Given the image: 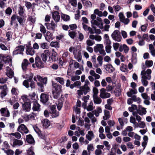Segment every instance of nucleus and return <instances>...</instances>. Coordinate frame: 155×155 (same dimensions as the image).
<instances>
[{
    "instance_id": "nucleus-34",
    "label": "nucleus",
    "mask_w": 155,
    "mask_h": 155,
    "mask_svg": "<svg viewBox=\"0 0 155 155\" xmlns=\"http://www.w3.org/2000/svg\"><path fill=\"white\" fill-rule=\"evenodd\" d=\"M118 121L121 127H123L125 123H127V119L124 117H122L118 118Z\"/></svg>"
},
{
    "instance_id": "nucleus-41",
    "label": "nucleus",
    "mask_w": 155,
    "mask_h": 155,
    "mask_svg": "<svg viewBox=\"0 0 155 155\" xmlns=\"http://www.w3.org/2000/svg\"><path fill=\"white\" fill-rule=\"evenodd\" d=\"M81 1L83 5L86 7H91L92 6L91 2L89 1L86 0H81Z\"/></svg>"
},
{
    "instance_id": "nucleus-15",
    "label": "nucleus",
    "mask_w": 155,
    "mask_h": 155,
    "mask_svg": "<svg viewBox=\"0 0 155 155\" xmlns=\"http://www.w3.org/2000/svg\"><path fill=\"white\" fill-rule=\"evenodd\" d=\"M30 63L29 62L28 60L27 59H24L23 60L21 64V67L22 69L24 71L26 72V71L28 70V65Z\"/></svg>"
},
{
    "instance_id": "nucleus-12",
    "label": "nucleus",
    "mask_w": 155,
    "mask_h": 155,
    "mask_svg": "<svg viewBox=\"0 0 155 155\" xmlns=\"http://www.w3.org/2000/svg\"><path fill=\"white\" fill-rule=\"evenodd\" d=\"M50 113L51 114L52 117H56L59 115V112L57 111L56 110V106L53 105L51 107V110Z\"/></svg>"
},
{
    "instance_id": "nucleus-45",
    "label": "nucleus",
    "mask_w": 155,
    "mask_h": 155,
    "mask_svg": "<svg viewBox=\"0 0 155 155\" xmlns=\"http://www.w3.org/2000/svg\"><path fill=\"white\" fill-rule=\"evenodd\" d=\"M104 115L103 117L104 120H107L110 117V112L109 111L105 110H104Z\"/></svg>"
},
{
    "instance_id": "nucleus-46",
    "label": "nucleus",
    "mask_w": 155,
    "mask_h": 155,
    "mask_svg": "<svg viewBox=\"0 0 155 155\" xmlns=\"http://www.w3.org/2000/svg\"><path fill=\"white\" fill-rule=\"evenodd\" d=\"M148 140V137L147 136H144L143 137V141L142 143V145L144 147V148L147 144Z\"/></svg>"
},
{
    "instance_id": "nucleus-14",
    "label": "nucleus",
    "mask_w": 155,
    "mask_h": 155,
    "mask_svg": "<svg viewBox=\"0 0 155 155\" xmlns=\"http://www.w3.org/2000/svg\"><path fill=\"white\" fill-rule=\"evenodd\" d=\"M0 112L2 116L8 117H10L9 111L7 107H4L0 109Z\"/></svg>"
},
{
    "instance_id": "nucleus-18",
    "label": "nucleus",
    "mask_w": 155,
    "mask_h": 155,
    "mask_svg": "<svg viewBox=\"0 0 155 155\" xmlns=\"http://www.w3.org/2000/svg\"><path fill=\"white\" fill-rule=\"evenodd\" d=\"M82 25L83 28L85 31H88L91 34L94 33L91 27L88 26L85 24H84V23H82Z\"/></svg>"
},
{
    "instance_id": "nucleus-43",
    "label": "nucleus",
    "mask_w": 155,
    "mask_h": 155,
    "mask_svg": "<svg viewBox=\"0 0 155 155\" xmlns=\"http://www.w3.org/2000/svg\"><path fill=\"white\" fill-rule=\"evenodd\" d=\"M91 61L93 64L94 67V68H97L98 63L96 61V56L95 55H94L92 57Z\"/></svg>"
},
{
    "instance_id": "nucleus-5",
    "label": "nucleus",
    "mask_w": 155,
    "mask_h": 155,
    "mask_svg": "<svg viewBox=\"0 0 155 155\" xmlns=\"http://www.w3.org/2000/svg\"><path fill=\"white\" fill-rule=\"evenodd\" d=\"M90 90L91 89L89 86H82L80 87L79 90L77 91V94L80 97L83 94L84 95L87 94Z\"/></svg>"
},
{
    "instance_id": "nucleus-62",
    "label": "nucleus",
    "mask_w": 155,
    "mask_h": 155,
    "mask_svg": "<svg viewBox=\"0 0 155 155\" xmlns=\"http://www.w3.org/2000/svg\"><path fill=\"white\" fill-rule=\"evenodd\" d=\"M137 109V106L134 104L132 105L131 107L129 108V111L130 112H133V113L134 112V110H136Z\"/></svg>"
},
{
    "instance_id": "nucleus-60",
    "label": "nucleus",
    "mask_w": 155,
    "mask_h": 155,
    "mask_svg": "<svg viewBox=\"0 0 155 155\" xmlns=\"http://www.w3.org/2000/svg\"><path fill=\"white\" fill-rule=\"evenodd\" d=\"M113 8L114 9V11L116 12L119 11L122 9L120 6L118 5H114Z\"/></svg>"
},
{
    "instance_id": "nucleus-35",
    "label": "nucleus",
    "mask_w": 155,
    "mask_h": 155,
    "mask_svg": "<svg viewBox=\"0 0 155 155\" xmlns=\"http://www.w3.org/2000/svg\"><path fill=\"white\" fill-rule=\"evenodd\" d=\"M149 49L151 55L153 57L155 56V48L153 45L150 44L149 45Z\"/></svg>"
},
{
    "instance_id": "nucleus-19",
    "label": "nucleus",
    "mask_w": 155,
    "mask_h": 155,
    "mask_svg": "<svg viewBox=\"0 0 155 155\" xmlns=\"http://www.w3.org/2000/svg\"><path fill=\"white\" fill-rule=\"evenodd\" d=\"M45 25L46 26L47 29L53 31L54 30L56 27V25L53 21H51V23H45Z\"/></svg>"
},
{
    "instance_id": "nucleus-32",
    "label": "nucleus",
    "mask_w": 155,
    "mask_h": 155,
    "mask_svg": "<svg viewBox=\"0 0 155 155\" xmlns=\"http://www.w3.org/2000/svg\"><path fill=\"white\" fill-rule=\"evenodd\" d=\"M26 140L28 143L30 144H32L35 142L33 138L30 134L27 136Z\"/></svg>"
},
{
    "instance_id": "nucleus-11",
    "label": "nucleus",
    "mask_w": 155,
    "mask_h": 155,
    "mask_svg": "<svg viewBox=\"0 0 155 155\" xmlns=\"http://www.w3.org/2000/svg\"><path fill=\"white\" fill-rule=\"evenodd\" d=\"M0 58L5 63H9L10 66L12 65V59L10 56H5L2 54H0Z\"/></svg>"
},
{
    "instance_id": "nucleus-47",
    "label": "nucleus",
    "mask_w": 155,
    "mask_h": 155,
    "mask_svg": "<svg viewBox=\"0 0 155 155\" xmlns=\"http://www.w3.org/2000/svg\"><path fill=\"white\" fill-rule=\"evenodd\" d=\"M55 80L62 85L64 83V80L62 78L57 77L55 78Z\"/></svg>"
},
{
    "instance_id": "nucleus-64",
    "label": "nucleus",
    "mask_w": 155,
    "mask_h": 155,
    "mask_svg": "<svg viewBox=\"0 0 155 155\" xmlns=\"http://www.w3.org/2000/svg\"><path fill=\"white\" fill-rule=\"evenodd\" d=\"M4 152L7 155H13L14 152L11 150H4Z\"/></svg>"
},
{
    "instance_id": "nucleus-8",
    "label": "nucleus",
    "mask_w": 155,
    "mask_h": 155,
    "mask_svg": "<svg viewBox=\"0 0 155 155\" xmlns=\"http://www.w3.org/2000/svg\"><path fill=\"white\" fill-rule=\"evenodd\" d=\"M112 39L118 42H120L122 38L120 32L118 30H115L111 35Z\"/></svg>"
},
{
    "instance_id": "nucleus-55",
    "label": "nucleus",
    "mask_w": 155,
    "mask_h": 155,
    "mask_svg": "<svg viewBox=\"0 0 155 155\" xmlns=\"http://www.w3.org/2000/svg\"><path fill=\"white\" fill-rule=\"evenodd\" d=\"M131 99L133 101L135 102H137L139 104L141 101V99L139 97H137L135 95L132 97Z\"/></svg>"
},
{
    "instance_id": "nucleus-53",
    "label": "nucleus",
    "mask_w": 155,
    "mask_h": 155,
    "mask_svg": "<svg viewBox=\"0 0 155 155\" xmlns=\"http://www.w3.org/2000/svg\"><path fill=\"white\" fill-rule=\"evenodd\" d=\"M93 106V103L92 102H91L87 107V110L88 111H91L93 110L94 109Z\"/></svg>"
},
{
    "instance_id": "nucleus-25",
    "label": "nucleus",
    "mask_w": 155,
    "mask_h": 155,
    "mask_svg": "<svg viewBox=\"0 0 155 155\" xmlns=\"http://www.w3.org/2000/svg\"><path fill=\"white\" fill-rule=\"evenodd\" d=\"M26 53L28 55H33L35 53V50L32 47L29 46H27L26 48Z\"/></svg>"
},
{
    "instance_id": "nucleus-39",
    "label": "nucleus",
    "mask_w": 155,
    "mask_h": 155,
    "mask_svg": "<svg viewBox=\"0 0 155 155\" xmlns=\"http://www.w3.org/2000/svg\"><path fill=\"white\" fill-rule=\"evenodd\" d=\"M94 102L96 104H100L102 102V100L98 96L93 97Z\"/></svg>"
},
{
    "instance_id": "nucleus-24",
    "label": "nucleus",
    "mask_w": 155,
    "mask_h": 155,
    "mask_svg": "<svg viewBox=\"0 0 155 155\" xmlns=\"http://www.w3.org/2000/svg\"><path fill=\"white\" fill-rule=\"evenodd\" d=\"M48 96L45 94L42 93L41 95V101L43 103H46L48 100Z\"/></svg>"
},
{
    "instance_id": "nucleus-48",
    "label": "nucleus",
    "mask_w": 155,
    "mask_h": 155,
    "mask_svg": "<svg viewBox=\"0 0 155 155\" xmlns=\"http://www.w3.org/2000/svg\"><path fill=\"white\" fill-rule=\"evenodd\" d=\"M138 114L137 112H134L133 113V115L135 117L136 119L138 121V122H139L141 120V118L138 115Z\"/></svg>"
},
{
    "instance_id": "nucleus-44",
    "label": "nucleus",
    "mask_w": 155,
    "mask_h": 155,
    "mask_svg": "<svg viewBox=\"0 0 155 155\" xmlns=\"http://www.w3.org/2000/svg\"><path fill=\"white\" fill-rule=\"evenodd\" d=\"M97 60L98 62V67L99 66H101L103 64V58L101 55H99L97 58Z\"/></svg>"
},
{
    "instance_id": "nucleus-49",
    "label": "nucleus",
    "mask_w": 155,
    "mask_h": 155,
    "mask_svg": "<svg viewBox=\"0 0 155 155\" xmlns=\"http://www.w3.org/2000/svg\"><path fill=\"white\" fill-rule=\"evenodd\" d=\"M116 93L119 94L121 92V84L120 83H118L117 85L116 88L115 90Z\"/></svg>"
},
{
    "instance_id": "nucleus-26",
    "label": "nucleus",
    "mask_w": 155,
    "mask_h": 155,
    "mask_svg": "<svg viewBox=\"0 0 155 155\" xmlns=\"http://www.w3.org/2000/svg\"><path fill=\"white\" fill-rule=\"evenodd\" d=\"M139 109L137 110V112L140 115L145 114L147 113L146 108L140 106L139 107Z\"/></svg>"
},
{
    "instance_id": "nucleus-29",
    "label": "nucleus",
    "mask_w": 155,
    "mask_h": 155,
    "mask_svg": "<svg viewBox=\"0 0 155 155\" xmlns=\"http://www.w3.org/2000/svg\"><path fill=\"white\" fill-rule=\"evenodd\" d=\"M35 131L38 135V136L41 138L44 139L45 138V135L43 134L41 132L39 129L37 127H34Z\"/></svg>"
},
{
    "instance_id": "nucleus-16",
    "label": "nucleus",
    "mask_w": 155,
    "mask_h": 155,
    "mask_svg": "<svg viewBox=\"0 0 155 155\" xmlns=\"http://www.w3.org/2000/svg\"><path fill=\"white\" fill-rule=\"evenodd\" d=\"M50 55V52L48 50H46L41 55V57L42 60L44 62H46L47 61L48 57Z\"/></svg>"
},
{
    "instance_id": "nucleus-30",
    "label": "nucleus",
    "mask_w": 155,
    "mask_h": 155,
    "mask_svg": "<svg viewBox=\"0 0 155 155\" xmlns=\"http://www.w3.org/2000/svg\"><path fill=\"white\" fill-rule=\"evenodd\" d=\"M6 75L10 78H12L13 76L14 73L12 70L9 68L8 66L6 67Z\"/></svg>"
},
{
    "instance_id": "nucleus-56",
    "label": "nucleus",
    "mask_w": 155,
    "mask_h": 155,
    "mask_svg": "<svg viewBox=\"0 0 155 155\" xmlns=\"http://www.w3.org/2000/svg\"><path fill=\"white\" fill-rule=\"evenodd\" d=\"M105 51L107 53H110L111 52L112 48L110 45H106Z\"/></svg>"
},
{
    "instance_id": "nucleus-31",
    "label": "nucleus",
    "mask_w": 155,
    "mask_h": 155,
    "mask_svg": "<svg viewBox=\"0 0 155 155\" xmlns=\"http://www.w3.org/2000/svg\"><path fill=\"white\" fill-rule=\"evenodd\" d=\"M45 37L46 41H50L53 39L52 35L49 31L47 32L45 35Z\"/></svg>"
},
{
    "instance_id": "nucleus-27",
    "label": "nucleus",
    "mask_w": 155,
    "mask_h": 155,
    "mask_svg": "<svg viewBox=\"0 0 155 155\" xmlns=\"http://www.w3.org/2000/svg\"><path fill=\"white\" fill-rule=\"evenodd\" d=\"M13 144L14 147L16 146H21L23 144V142L21 140L15 139L13 141Z\"/></svg>"
},
{
    "instance_id": "nucleus-52",
    "label": "nucleus",
    "mask_w": 155,
    "mask_h": 155,
    "mask_svg": "<svg viewBox=\"0 0 155 155\" xmlns=\"http://www.w3.org/2000/svg\"><path fill=\"white\" fill-rule=\"evenodd\" d=\"M41 48L43 49H48V45L46 42H42L40 44Z\"/></svg>"
},
{
    "instance_id": "nucleus-22",
    "label": "nucleus",
    "mask_w": 155,
    "mask_h": 155,
    "mask_svg": "<svg viewBox=\"0 0 155 155\" xmlns=\"http://www.w3.org/2000/svg\"><path fill=\"white\" fill-rule=\"evenodd\" d=\"M36 66L38 68H42L44 67V64L42 62L41 59L38 56H37L35 59Z\"/></svg>"
},
{
    "instance_id": "nucleus-1",
    "label": "nucleus",
    "mask_w": 155,
    "mask_h": 155,
    "mask_svg": "<svg viewBox=\"0 0 155 155\" xmlns=\"http://www.w3.org/2000/svg\"><path fill=\"white\" fill-rule=\"evenodd\" d=\"M151 71L150 69H148L146 71L145 70L142 71L141 72V82L143 85L146 86L147 85L148 82L147 80H150L151 78L150 74Z\"/></svg>"
},
{
    "instance_id": "nucleus-17",
    "label": "nucleus",
    "mask_w": 155,
    "mask_h": 155,
    "mask_svg": "<svg viewBox=\"0 0 155 155\" xmlns=\"http://www.w3.org/2000/svg\"><path fill=\"white\" fill-rule=\"evenodd\" d=\"M73 54L74 55V58L77 60L78 62H80L81 61L82 55L80 51L77 50L75 52H74Z\"/></svg>"
},
{
    "instance_id": "nucleus-33",
    "label": "nucleus",
    "mask_w": 155,
    "mask_h": 155,
    "mask_svg": "<svg viewBox=\"0 0 155 155\" xmlns=\"http://www.w3.org/2000/svg\"><path fill=\"white\" fill-rule=\"evenodd\" d=\"M40 105L36 102L35 101L33 103L32 109L34 111H39Z\"/></svg>"
},
{
    "instance_id": "nucleus-10",
    "label": "nucleus",
    "mask_w": 155,
    "mask_h": 155,
    "mask_svg": "<svg viewBox=\"0 0 155 155\" xmlns=\"http://www.w3.org/2000/svg\"><path fill=\"white\" fill-rule=\"evenodd\" d=\"M100 97L102 99H105L109 97L110 96V93L106 92V90L104 88H101L100 90Z\"/></svg>"
},
{
    "instance_id": "nucleus-36",
    "label": "nucleus",
    "mask_w": 155,
    "mask_h": 155,
    "mask_svg": "<svg viewBox=\"0 0 155 155\" xmlns=\"http://www.w3.org/2000/svg\"><path fill=\"white\" fill-rule=\"evenodd\" d=\"M137 93V91L135 88H133L130 89L129 91L127 92V94L129 97H131L132 95L135 94Z\"/></svg>"
},
{
    "instance_id": "nucleus-54",
    "label": "nucleus",
    "mask_w": 155,
    "mask_h": 155,
    "mask_svg": "<svg viewBox=\"0 0 155 155\" xmlns=\"http://www.w3.org/2000/svg\"><path fill=\"white\" fill-rule=\"evenodd\" d=\"M50 45L52 47L55 48H59V44L57 41H52L50 43Z\"/></svg>"
},
{
    "instance_id": "nucleus-50",
    "label": "nucleus",
    "mask_w": 155,
    "mask_h": 155,
    "mask_svg": "<svg viewBox=\"0 0 155 155\" xmlns=\"http://www.w3.org/2000/svg\"><path fill=\"white\" fill-rule=\"evenodd\" d=\"M33 74L32 73H30L29 74L26 75V78L27 79L28 82H31L32 81V78L33 77Z\"/></svg>"
},
{
    "instance_id": "nucleus-6",
    "label": "nucleus",
    "mask_w": 155,
    "mask_h": 155,
    "mask_svg": "<svg viewBox=\"0 0 155 155\" xmlns=\"http://www.w3.org/2000/svg\"><path fill=\"white\" fill-rule=\"evenodd\" d=\"M104 47L102 44H97L94 47V50L95 52L97 53L98 52L102 56H105L106 53L104 49Z\"/></svg>"
},
{
    "instance_id": "nucleus-28",
    "label": "nucleus",
    "mask_w": 155,
    "mask_h": 155,
    "mask_svg": "<svg viewBox=\"0 0 155 155\" xmlns=\"http://www.w3.org/2000/svg\"><path fill=\"white\" fill-rule=\"evenodd\" d=\"M18 12L19 15L21 16H23L24 13L25 9L23 6H22L20 4L18 5Z\"/></svg>"
},
{
    "instance_id": "nucleus-37",
    "label": "nucleus",
    "mask_w": 155,
    "mask_h": 155,
    "mask_svg": "<svg viewBox=\"0 0 155 155\" xmlns=\"http://www.w3.org/2000/svg\"><path fill=\"white\" fill-rule=\"evenodd\" d=\"M51 58L54 61H55L58 58L57 53L54 51V49L52 50V54Z\"/></svg>"
},
{
    "instance_id": "nucleus-23",
    "label": "nucleus",
    "mask_w": 155,
    "mask_h": 155,
    "mask_svg": "<svg viewBox=\"0 0 155 155\" xmlns=\"http://www.w3.org/2000/svg\"><path fill=\"white\" fill-rule=\"evenodd\" d=\"M93 132L91 130L89 131L86 135V138L89 141H91L94 137Z\"/></svg>"
},
{
    "instance_id": "nucleus-9",
    "label": "nucleus",
    "mask_w": 155,
    "mask_h": 155,
    "mask_svg": "<svg viewBox=\"0 0 155 155\" xmlns=\"http://www.w3.org/2000/svg\"><path fill=\"white\" fill-rule=\"evenodd\" d=\"M25 46L21 45L16 47L13 52V55H15L19 54L23 55V52L25 49Z\"/></svg>"
},
{
    "instance_id": "nucleus-3",
    "label": "nucleus",
    "mask_w": 155,
    "mask_h": 155,
    "mask_svg": "<svg viewBox=\"0 0 155 155\" xmlns=\"http://www.w3.org/2000/svg\"><path fill=\"white\" fill-rule=\"evenodd\" d=\"M126 15L127 18H125L122 12H120L118 15L120 21L126 25H127L130 22V20L128 18L131 17L132 16V14L131 12H127L126 13Z\"/></svg>"
},
{
    "instance_id": "nucleus-7",
    "label": "nucleus",
    "mask_w": 155,
    "mask_h": 155,
    "mask_svg": "<svg viewBox=\"0 0 155 155\" xmlns=\"http://www.w3.org/2000/svg\"><path fill=\"white\" fill-rule=\"evenodd\" d=\"M89 74L90 75L88 76V78L91 82L94 81V79L95 80L99 79L100 78V76L98 74H96L94 70H90Z\"/></svg>"
},
{
    "instance_id": "nucleus-4",
    "label": "nucleus",
    "mask_w": 155,
    "mask_h": 155,
    "mask_svg": "<svg viewBox=\"0 0 155 155\" xmlns=\"http://www.w3.org/2000/svg\"><path fill=\"white\" fill-rule=\"evenodd\" d=\"M21 99L24 102L22 104V108L23 110L25 112H29L30 111L31 107V102L28 101V99L26 96H21Z\"/></svg>"
},
{
    "instance_id": "nucleus-21",
    "label": "nucleus",
    "mask_w": 155,
    "mask_h": 155,
    "mask_svg": "<svg viewBox=\"0 0 155 155\" xmlns=\"http://www.w3.org/2000/svg\"><path fill=\"white\" fill-rule=\"evenodd\" d=\"M104 67L106 71H107L109 73H112L115 70L114 68L110 64H108L104 65Z\"/></svg>"
},
{
    "instance_id": "nucleus-61",
    "label": "nucleus",
    "mask_w": 155,
    "mask_h": 155,
    "mask_svg": "<svg viewBox=\"0 0 155 155\" xmlns=\"http://www.w3.org/2000/svg\"><path fill=\"white\" fill-rule=\"evenodd\" d=\"M87 150L89 152L91 151H93L94 150V147L93 144H88L87 147Z\"/></svg>"
},
{
    "instance_id": "nucleus-20",
    "label": "nucleus",
    "mask_w": 155,
    "mask_h": 155,
    "mask_svg": "<svg viewBox=\"0 0 155 155\" xmlns=\"http://www.w3.org/2000/svg\"><path fill=\"white\" fill-rule=\"evenodd\" d=\"M52 17L53 19L56 22H58L60 19V16L57 11H54L52 13Z\"/></svg>"
},
{
    "instance_id": "nucleus-51",
    "label": "nucleus",
    "mask_w": 155,
    "mask_h": 155,
    "mask_svg": "<svg viewBox=\"0 0 155 155\" xmlns=\"http://www.w3.org/2000/svg\"><path fill=\"white\" fill-rule=\"evenodd\" d=\"M10 135H12L15 136V137L17 139H20L21 137V134L18 132H16L14 133H12L10 134Z\"/></svg>"
},
{
    "instance_id": "nucleus-58",
    "label": "nucleus",
    "mask_w": 155,
    "mask_h": 155,
    "mask_svg": "<svg viewBox=\"0 0 155 155\" xmlns=\"http://www.w3.org/2000/svg\"><path fill=\"white\" fill-rule=\"evenodd\" d=\"M77 33L74 31H71L69 32L68 35L72 39H74L76 36Z\"/></svg>"
},
{
    "instance_id": "nucleus-2",
    "label": "nucleus",
    "mask_w": 155,
    "mask_h": 155,
    "mask_svg": "<svg viewBox=\"0 0 155 155\" xmlns=\"http://www.w3.org/2000/svg\"><path fill=\"white\" fill-rule=\"evenodd\" d=\"M52 93L54 98L57 99L59 96L60 93L61 91L62 86L55 83H52Z\"/></svg>"
},
{
    "instance_id": "nucleus-13",
    "label": "nucleus",
    "mask_w": 155,
    "mask_h": 155,
    "mask_svg": "<svg viewBox=\"0 0 155 155\" xmlns=\"http://www.w3.org/2000/svg\"><path fill=\"white\" fill-rule=\"evenodd\" d=\"M17 130L21 134L23 133L27 134L29 132V130L26 127L24 124H22L18 126Z\"/></svg>"
},
{
    "instance_id": "nucleus-42",
    "label": "nucleus",
    "mask_w": 155,
    "mask_h": 155,
    "mask_svg": "<svg viewBox=\"0 0 155 155\" xmlns=\"http://www.w3.org/2000/svg\"><path fill=\"white\" fill-rule=\"evenodd\" d=\"M61 18L64 21H67L70 20V17L67 15L62 13L61 15Z\"/></svg>"
},
{
    "instance_id": "nucleus-63",
    "label": "nucleus",
    "mask_w": 155,
    "mask_h": 155,
    "mask_svg": "<svg viewBox=\"0 0 155 155\" xmlns=\"http://www.w3.org/2000/svg\"><path fill=\"white\" fill-rule=\"evenodd\" d=\"M93 97L97 96L98 91L97 88L94 87L93 89Z\"/></svg>"
},
{
    "instance_id": "nucleus-40",
    "label": "nucleus",
    "mask_w": 155,
    "mask_h": 155,
    "mask_svg": "<svg viewBox=\"0 0 155 155\" xmlns=\"http://www.w3.org/2000/svg\"><path fill=\"white\" fill-rule=\"evenodd\" d=\"M35 93H33L32 94H30L28 97H27V98L28 99V101L30 102L32 101L34 102L35 100Z\"/></svg>"
},
{
    "instance_id": "nucleus-59",
    "label": "nucleus",
    "mask_w": 155,
    "mask_h": 155,
    "mask_svg": "<svg viewBox=\"0 0 155 155\" xmlns=\"http://www.w3.org/2000/svg\"><path fill=\"white\" fill-rule=\"evenodd\" d=\"M120 44L117 43H114L113 44V47L115 51H117L119 49Z\"/></svg>"
},
{
    "instance_id": "nucleus-57",
    "label": "nucleus",
    "mask_w": 155,
    "mask_h": 155,
    "mask_svg": "<svg viewBox=\"0 0 155 155\" xmlns=\"http://www.w3.org/2000/svg\"><path fill=\"white\" fill-rule=\"evenodd\" d=\"M94 13L100 17H102L103 16V12L98 9H96L94 10Z\"/></svg>"
},
{
    "instance_id": "nucleus-38",
    "label": "nucleus",
    "mask_w": 155,
    "mask_h": 155,
    "mask_svg": "<svg viewBox=\"0 0 155 155\" xmlns=\"http://www.w3.org/2000/svg\"><path fill=\"white\" fill-rule=\"evenodd\" d=\"M43 126L45 128L48 127L50 125V122L49 120L47 119H45L42 121Z\"/></svg>"
}]
</instances>
